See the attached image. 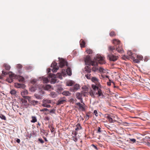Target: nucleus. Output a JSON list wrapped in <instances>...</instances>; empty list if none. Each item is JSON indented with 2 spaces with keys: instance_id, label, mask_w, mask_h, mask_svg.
<instances>
[{
  "instance_id": "f257e3e1",
  "label": "nucleus",
  "mask_w": 150,
  "mask_h": 150,
  "mask_svg": "<svg viewBox=\"0 0 150 150\" xmlns=\"http://www.w3.org/2000/svg\"><path fill=\"white\" fill-rule=\"evenodd\" d=\"M86 64L96 66L98 63L103 64L105 63L104 58L100 54H97L94 57L93 60L91 61L90 56L87 55L84 59Z\"/></svg>"
},
{
  "instance_id": "f03ea898",
  "label": "nucleus",
  "mask_w": 150,
  "mask_h": 150,
  "mask_svg": "<svg viewBox=\"0 0 150 150\" xmlns=\"http://www.w3.org/2000/svg\"><path fill=\"white\" fill-rule=\"evenodd\" d=\"M108 51L110 52V54L108 55V57L109 60L112 61H115L118 58V57L114 55L113 54H116L114 53V51L115 50V48L114 47H112L111 46H109L108 47Z\"/></svg>"
},
{
  "instance_id": "7ed1b4c3",
  "label": "nucleus",
  "mask_w": 150,
  "mask_h": 150,
  "mask_svg": "<svg viewBox=\"0 0 150 150\" xmlns=\"http://www.w3.org/2000/svg\"><path fill=\"white\" fill-rule=\"evenodd\" d=\"M92 88L94 91L97 90L98 91L97 93H96V94L98 95L99 97L103 96V95L101 89L97 87L96 86L92 85Z\"/></svg>"
},
{
  "instance_id": "20e7f679",
  "label": "nucleus",
  "mask_w": 150,
  "mask_h": 150,
  "mask_svg": "<svg viewBox=\"0 0 150 150\" xmlns=\"http://www.w3.org/2000/svg\"><path fill=\"white\" fill-rule=\"evenodd\" d=\"M16 75L13 73H11L9 74V77L6 80L8 82L11 83L13 81V79H16Z\"/></svg>"
},
{
  "instance_id": "39448f33",
  "label": "nucleus",
  "mask_w": 150,
  "mask_h": 150,
  "mask_svg": "<svg viewBox=\"0 0 150 150\" xmlns=\"http://www.w3.org/2000/svg\"><path fill=\"white\" fill-rule=\"evenodd\" d=\"M57 63L55 62H53L51 65V67H53V69L52 71L53 72H56L57 70L59 69V67L57 66Z\"/></svg>"
},
{
  "instance_id": "423d86ee",
  "label": "nucleus",
  "mask_w": 150,
  "mask_h": 150,
  "mask_svg": "<svg viewBox=\"0 0 150 150\" xmlns=\"http://www.w3.org/2000/svg\"><path fill=\"white\" fill-rule=\"evenodd\" d=\"M59 64L60 67H62L65 65L67 66L68 65V63L66 60L63 59H62L59 61Z\"/></svg>"
},
{
  "instance_id": "0eeeda50",
  "label": "nucleus",
  "mask_w": 150,
  "mask_h": 150,
  "mask_svg": "<svg viewBox=\"0 0 150 150\" xmlns=\"http://www.w3.org/2000/svg\"><path fill=\"white\" fill-rule=\"evenodd\" d=\"M115 47L116 50L118 52L121 54L124 52V50L121 44H120L118 46L116 45V47Z\"/></svg>"
},
{
  "instance_id": "6e6552de",
  "label": "nucleus",
  "mask_w": 150,
  "mask_h": 150,
  "mask_svg": "<svg viewBox=\"0 0 150 150\" xmlns=\"http://www.w3.org/2000/svg\"><path fill=\"white\" fill-rule=\"evenodd\" d=\"M76 105L77 106V108L79 107V109L81 110L82 111H84L85 110L84 108V104H81L79 102L76 103Z\"/></svg>"
},
{
  "instance_id": "1a4fd4ad",
  "label": "nucleus",
  "mask_w": 150,
  "mask_h": 150,
  "mask_svg": "<svg viewBox=\"0 0 150 150\" xmlns=\"http://www.w3.org/2000/svg\"><path fill=\"white\" fill-rule=\"evenodd\" d=\"M50 76L51 78L57 77L59 78L60 79H62L63 78L62 74L60 73H58L56 75H55L54 74H50Z\"/></svg>"
},
{
  "instance_id": "9d476101",
  "label": "nucleus",
  "mask_w": 150,
  "mask_h": 150,
  "mask_svg": "<svg viewBox=\"0 0 150 150\" xmlns=\"http://www.w3.org/2000/svg\"><path fill=\"white\" fill-rule=\"evenodd\" d=\"M66 102V99L64 97L61 98L58 101L57 103V105L63 104Z\"/></svg>"
},
{
  "instance_id": "9b49d317",
  "label": "nucleus",
  "mask_w": 150,
  "mask_h": 150,
  "mask_svg": "<svg viewBox=\"0 0 150 150\" xmlns=\"http://www.w3.org/2000/svg\"><path fill=\"white\" fill-rule=\"evenodd\" d=\"M27 99L28 100L29 102L31 104L34 105L38 103V101L30 99V97L29 96H27Z\"/></svg>"
},
{
  "instance_id": "f8f14e48",
  "label": "nucleus",
  "mask_w": 150,
  "mask_h": 150,
  "mask_svg": "<svg viewBox=\"0 0 150 150\" xmlns=\"http://www.w3.org/2000/svg\"><path fill=\"white\" fill-rule=\"evenodd\" d=\"M105 117L108 120V121L110 123L114 122L116 121V120H113L112 118L108 114L105 115Z\"/></svg>"
},
{
  "instance_id": "ddd939ff",
  "label": "nucleus",
  "mask_w": 150,
  "mask_h": 150,
  "mask_svg": "<svg viewBox=\"0 0 150 150\" xmlns=\"http://www.w3.org/2000/svg\"><path fill=\"white\" fill-rule=\"evenodd\" d=\"M76 97L78 99L80 100L81 103L83 102V100L82 98V94L79 93H77L76 94Z\"/></svg>"
},
{
  "instance_id": "4468645a",
  "label": "nucleus",
  "mask_w": 150,
  "mask_h": 150,
  "mask_svg": "<svg viewBox=\"0 0 150 150\" xmlns=\"http://www.w3.org/2000/svg\"><path fill=\"white\" fill-rule=\"evenodd\" d=\"M15 86L17 88H23L25 87V85L22 84L16 83L15 84Z\"/></svg>"
},
{
  "instance_id": "2eb2a0df",
  "label": "nucleus",
  "mask_w": 150,
  "mask_h": 150,
  "mask_svg": "<svg viewBox=\"0 0 150 150\" xmlns=\"http://www.w3.org/2000/svg\"><path fill=\"white\" fill-rule=\"evenodd\" d=\"M113 43L115 45L114 46L115 47H116V45L118 46L120 44H121L120 41L116 39L113 40Z\"/></svg>"
},
{
  "instance_id": "dca6fc26",
  "label": "nucleus",
  "mask_w": 150,
  "mask_h": 150,
  "mask_svg": "<svg viewBox=\"0 0 150 150\" xmlns=\"http://www.w3.org/2000/svg\"><path fill=\"white\" fill-rule=\"evenodd\" d=\"M127 54L129 56V57L131 59L132 58H134V56H136L135 54L132 53L131 51H128Z\"/></svg>"
},
{
  "instance_id": "f3484780",
  "label": "nucleus",
  "mask_w": 150,
  "mask_h": 150,
  "mask_svg": "<svg viewBox=\"0 0 150 150\" xmlns=\"http://www.w3.org/2000/svg\"><path fill=\"white\" fill-rule=\"evenodd\" d=\"M80 44L81 48H83L85 47L86 43L83 40L81 39L80 40Z\"/></svg>"
},
{
  "instance_id": "a211bd4d",
  "label": "nucleus",
  "mask_w": 150,
  "mask_h": 150,
  "mask_svg": "<svg viewBox=\"0 0 150 150\" xmlns=\"http://www.w3.org/2000/svg\"><path fill=\"white\" fill-rule=\"evenodd\" d=\"M16 79H18L19 82H23L24 80V78L21 76L16 75Z\"/></svg>"
},
{
  "instance_id": "6ab92c4d",
  "label": "nucleus",
  "mask_w": 150,
  "mask_h": 150,
  "mask_svg": "<svg viewBox=\"0 0 150 150\" xmlns=\"http://www.w3.org/2000/svg\"><path fill=\"white\" fill-rule=\"evenodd\" d=\"M80 88L79 85L78 84H76L73 87V91H75Z\"/></svg>"
},
{
  "instance_id": "aec40b11",
  "label": "nucleus",
  "mask_w": 150,
  "mask_h": 150,
  "mask_svg": "<svg viewBox=\"0 0 150 150\" xmlns=\"http://www.w3.org/2000/svg\"><path fill=\"white\" fill-rule=\"evenodd\" d=\"M50 95L53 98H54L57 96V93L53 91H52L51 92L50 94Z\"/></svg>"
},
{
  "instance_id": "412c9836",
  "label": "nucleus",
  "mask_w": 150,
  "mask_h": 150,
  "mask_svg": "<svg viewBox=\"0 0 150 150\" xmlns=\"http://www.w3.org/2000/svg\"><path fill=\"white\" fill-rule=\"evenodd\" d=\"M28 94V91L26 90H24L22 92H21V94L22 96L24 97H26L25 96V95Z\"/></svg>"
},
{
  "instance_id": "4be33fe9",
  "label": "nucleus",
  "mask_w": 150,
  "mask_h": 150,
  "mask_svg": "<svg viewBox=\"0 0 150 150\" xmlns=\"http://www.w3.org/2000/svg\"><path fill=\"white\" fill-rule=\"evenodd\" d=\"M66 71L68 75L71 76L72 74L71 69L70 68L68 67L67 68Z\"/></svg>"
},
{
  "instance_id": "5701e85b",
  "label": "nucleus",
  "mask_w": 150,
  "mask_h": 150,
  "mask_svg": "<svg viewBox=\"0 0 150 150\" xmlns=\"http://www.w3.org/2000/svg\"><path fill=\"white\" fill-rule=\"evenodd\" d=\"M86 52L88 54H92L93 52L90 48H87L86 49Z\"/></svg>"
},
{
  "instance_id": "b1692460",
  "label": "nucleus",
  "mask_w": 150,
  "mask_h": 150,
  "mask_svg": "<svg viewBox=\"0 0 150 150\" xmlns=\"http://www.w3.org/2000/svg\"><path fill=\"white\" fill-rule=\"evenodd\" d=\"M62 94L63 95H65L66 96H69L71 95V93H70L68 91H64L62 93Z\"/></svg>"
},
{
  "instance_id": "393cba45",
  "label": "nucleus",
  "mask_w": 150,
  "mask_h": 150,
  "mask_svg": "<svg viewBox=\"0 0 150 150\" xmlns=\"http://www.w3.org/2000/svg\"><path fill=\"white\" fill-rule=\"evenodd\" d=\"M43 103H45L46 104H49L51 103L52 101L51 100L49 99H44L43 100Z\"/></svg>"
},
{
  "instance_id": "a878e982",
  "label": "nucleus",
  "mask_w": 150,
  "mask_h": 150,
  "mask_svg": "<svg viewBox=\"0 0 150 150\" xmlns=\"http://www.w3.org/2000/svg\"><path fill=\"white\" fill-rule=\"evenodd\" d=\"M76 128L75 129V130L78 131V130L81 129H82V127L81 126V125L79 123L77 124L76 125Z\"/></svg>"
},
{
  "instance_id": "bb28decb",
  "label": "nucleus",
  "mask_w": 150,
  "mask_h": 150,
  "mask_svg": "<svg viewBox=\"0 0 150 150\" xmlns=\"http://www.w3.org/2000/svg\"><path fill=\"white\" fill-rule=\"evenodd\" d=\"M85 71L88 73H90L91 71V69L88 66L85 67Z\"/></svg>"
},
{
  "instance_id": "cd10ccee",
  "label": "nucleus",
  "mask_w": 150,
  "mask_h": 150,
  "mask_svg": "<svg viewBox=\"0 0 150 150\" xmlns=\"http://www.w3.org/2000/svg\"><path fill=\"white\" fill-rule=\"evenodd\" d=\"M32 120H31V122L32 123H35L37 122V119L36 117L34 116H32Z\"/></svg>"
},
{
  "instance_id": "c85d7f7f",
  "label": "nucleus",
  "mask_w": 150,
  "mask_h": 150,
  "mask_svg": "<svg viewBox=\"0 0 150 150\" xmlns=\"http://www.w3.org/2000/svg\"><path fill=\"white\" fill-rule=\"evenodd\" d=\"M4 67L5 68L6 70H9L11 68L10 66L6 64H4Z\"/></svg>"
},
{
  "instance_id": "c756f323",
  "label": "nucleus",
  "mask_w": 150,
  "mask_h": 150,
  "mask_svg": "<svg viewBox=\"0 0 150 150\" xmlns=\"http://www.w3.org/2000/svg\"><path fill=\"white\" fill-rule=\"evenodd\" d=\"M91 81L94 82L98 83V80L96 77H92L91 78Z\"/></svg>"
},
{
  "instance_id": "7c9ffc66",
  "label": "nucleus",
  "mask_w": 150,
  "mask_h": 150,
  "mask_svg": "<svg viewBox=\"0 0 150 150\" xmlns=\"http://www.w3.org/2000/svg\"><path fill=\"white\" fill-rule=\"evenodd\" d=\"M135 56H134V58H132V59L133 60V61L135 63H139L140 62L139 60L137 58L136 59L135 58Z\"/></svg>"
},
{
  "instance_id": "2f4dec72",
  "label": "nucleus",
  "mask_w": 150,
  "mask_h": 150,
  "mask_svg": "<svg viewBox=\"0 0 150 150\" xmlns=\"http://www.w3.org/2000/svg\"><path fill=\"white\" fill-rule=\"evenodd\" d=\"M10 93L12 95L16 96V92L15 90L13 89L10 91Z\"/></svg>"
},
{
  "instance_id": "473e14b6",
  "label": "nucleus",
  "mask_w": 150,
  "mask_h": 150,
  "mask_svg": "<svg viewBox=\"0 0 150 150\" xmlns=\"http://www.w3.org/2000/svg\"><path fill=\"white\" fill-rule=\"evenodd\" d=\"M42 106L44 107H46L47 108H50L51 107L50 105L43 102L42 104Z\"/></svg>"
},
{
  "instance_id": "72a5a7b5",
  "label": "nucleus",
  "mask_w": 150,
  "mask_h": 150,
  "mask_svg": "<svg viewBox=\"0 0 150 150\" xmlns=\"http://www.w3.org/2000/svg\"><path fill=\"white\" fill-rule=\"evenodd\" d=\"M90 112H87L86 113V115L84 116V117L86 118V120H88L90 117Z\"/></svg>"
},
{
  "instance_id": "f704fd0d",
  "label": "nucleus",
  "mask_w": 150,
  "mask_h": 150,
  "mask_svg": "<svg viewBox=\"0 0 150 150\" xmlns=\"http://www.w3.org/2000/svg\"><path fill=\"white\" fill-rule=\"evenodd\" d=\"M109 35L111 37H114L116 35V34L115 33V32L113 31H111Z\"/></svg>"
},
{
  "instance_id": "c9c22d12",
  "label": "nucleus",
  "mask_w": 150,
  "mask_h": 150,
  "mask_svg": "<svg viewBox=\"0 0 150 150\" xmlns=\"http://www.w3.org/2000/svg\"><path fill=\"white\" fill-rule=\"evenodd\" d=\"M42 80L44 83H47L49 81L47 77H43Z\"/></svg>"
},
{
  "instance_id": "e433bc0d",
  "label": "nucleus",
  "mask_w": 150,
  "mask_h": 150,
  "mask_svg": "<svg viewBox=\"0 0 150 150\" xmlns=\"http://www.w3.org/2000/svg\"><path fill=\"white\" fill-rule=\"evenodd\" d=\"M34 96L37 99H42V96L40 95H38L37 94H35Z\"/></svg>"
},
{
  "instance_id": "4c0bfd02",
  "label": "nucleus",
  "mask_w": 150,
  "mask_h": 150,
  "mask_svg": "<svg viewBox=\"0 0 150 150\" xmlns=\"http://www.w3.org/2000/svg\"><path fill=\"white\" fill-rule=\"evenodd\" d=\"M36 89V88L33 86L31 87L30 88V91L32 92H34Z\"/></svg>"
},
{
  "instance_id": "58836bf2",
  "label": "nucleus",
  "mask_w": 150,
  "mask_h": 150,
  "mask_svg": "<svg viewBox=\"0 0 150 150\" xmlns=\"http://www.w3.org/2000/svg\"><path fill=\"white\" fill-rule=\"evenodd\" d=\"M56 78H54L52 79L51 81V83H55L57 82V79Z\"/></svg>"
},
{
  "instance_id": "ea45409f",
  "label": "nucleus",
  "mask_w": 150,
  "mask_h": 150,
  "mask_svg": "<svg viewBox=\"0 0 150 150\" xmlns=\"http://www.w3.org/2000/svg\"><path fill=\"white\" fill-rule=\"evenodd\" d=\"M74 84V82L72 81L67 82V85L68 86H71Z\"/></svg>"
},
{
  "instance_id": "a19ab883",
  "label": "nucleus",
  "mask_w": 150,
  "mask_h": 150,
  "mask_svg": "<svg viewBox=\"0 0 150 150\" xmlns=\"http://www.w3.org/2000/svg\"><path fill=\"white\" fill-rule=\"evenodd\" d=\"M49 127L50 129V130L51 132H53L55 130L54 128L52 127V125H50L49 126Z\"/></svg>"
},
{
  "instance_id": "79ce46f5",
  "label": "nucleus",
  "mask_w": 150,
  "mask_h": 150,
  "mask_svg": "<svg viewBox=\"0 0 150 150\" xmlns=\"http://www.w3.org/2000/svg\"><path fill=\"white\" fill-rule=\"evenodd\" d=\"M85 76L86 78L88 79H90L91 78V74H86Z\"/></svg>"
},
{
  "instance_id": "37998d69",
  "label": "nucleus",
  "mask_w": 150,
  "mask_h": 150,
  "mask_svg": "<svg viewBox=\"0 0 150 150\" xmlns=\"http://www.w3.org/2000/svg\"><path fill=\"white\" fill-rule=\"evenodd\" d=\"M51 87V86L50 85H47L44 88L45 90H48L50 89Z\"/></svg>"
},
{
  "instance_id": "c03bdc74",
  "label": "nucleus",
  "mask_w": 150,
  "mask_h": 150,
  "mask_svg": "<svg viewBox=\"0 0 150 150\" xmlns=\"http://www.w3.org/2000/svg\"><path fill=\"white\" fill-rule=\"evenodd\" d=\"M136 57L139 60V61L142 60L143 58V57L141 55H137Z\"/></svg>"
},
{
  "instance_id": "a18cd8bd",
  "label": "nucleus",
  "mask_w": 150,
  "mask_h": 150,
  "mask_svg": "<svg viewBox=\"0 0 150 150\" xmlns=\"http://www.w3.org/2000/svg\"><path fill=\"white\" fill-rule=\"evenodd\" d=\"M0 118L4 120H6V118L5 116L2 114H0Z\"/></svg>"
},
{
  "instance_id": "49530a36",
  "label": "nucleus",
  "mask_w": 150,
  "mask_h": 150,
  "mask_svg": "<svg viewBox=\"0 0 150 150\" xmlns=\"http://www.w3.org/2000/svg\"><path fill=\"white\" fill-rule=\"evenodd\" d=\"M89 93L90 95L92 97H93L94 96V93H93V91L91 90L89 92Z\"/></svg>"
},
{
  "instance_id": "de8ad7c7",
  "label": "nucleus",
  "mask_w": 150,
  "mask_h": 150,
  "mask_svg": "<svg viewBox=\"0 0 150 150\" xmlns=\"http://www.w3.org/2000/svg\"><path fill=\"white\" fill-rule=\"evenodd\" d=\"M97 66H98V65H97V66H93L94 67H93L92 68V71H93L95 72V71H96L97 70H98V69H97V68H96V67H97Z\"/></svg>"
},
{
  "instance_id": "09e8293b",
  "label": "nucleus",
  "mask_w": 150,
  "mask_h": 150,
  "mask_svg": "<svg viewBox=\"0 0 150 150\" xmlns=\"http://www.w3.org/2000/svg\"><path fill=\"white\" fill-rule=\"evenodd\" d=\"M93 113L96 117H97L98 116V113L96 110H94V111Z\"/></svg>"
},
{
  "instance_id": "8fccbe9b",
  "label": "nucleus",
  "mask_w": 150,
  "mask_h": 150,
  "mask_svg": "<svg viewBox=\"0 0 150 150\" xmlns=\"http://www.w3.org/2000/svg\"><path fill=\"white\" fill-rule=\"evenodd\" d=\"M17 67L18 69H21L22 68V66L21 64H17Z\"/></svg>"
},
{
  "instance_id": "3c124183",
  "label": "nucleus",
  "mask_w": 150,
  "mask_h": 150,
  "mask_svg": "<svg viewBox=\"0 0 150 150\" xmlns=\"http://www.w3.org/2000/svg\"><path fill=\"white\" fill-rule=\"evenodd\" d=\"M40 111L41 112H43L45 111H48V109L47 108H44L40 110Z\"/></svg>"
},
{
  "instance_id": "603ef678",
  "label": "nucleus",
  "mask_w": 150,
  "mask_h": 150,
  "mask_svg": "<svg viewBox=\"0 0 150 150\" xmlns=\"http://www.w3.org/2000/svg\"><path fill=\"white\" fill-rule=\"evenodd\" d=\"M109 81H110L109 82H107V84L108 86H110L111 85V83L112 82L114 84V85H115L114 83L113 82H112L110 80H109Z\"/></svg>"
},
{
  "instance_id": "864d4df0",
  "label": "nucleus",
  "mask_w": 150,
  "mask_h": 150,
  "mask_svg": "<svg viewBox=\"0 0 150 150\" xmlns=\"http://www.w3.org/2000/svg\"><path fill=\"white\" fill-rule=\"evenodd\" d=\"M101 128L100 127H98V131L97 132V133H100L101 132V131L100 130Z\"/></svg>"
},
{
  "instance_id": "5fc2aeb1",
  "label": "nucleus",
  "mask_w": 150,
  "mask_h": 150,
  "mask_svg": "<svg viewBox=\"0 0 150 150\" xmlns=\"http://www.w3.org/2000/svg\"><path fill=\"white\" fill-rule=\"evenodd\" d=\"M91 146H93V148H94L96 149V150H98V148H97V147L95 145H94L92 144L91 145Z\"/></svg>"
},
{
  "instance_id": "6e6d98bb",
  "label": "nucleus",
  "mask_w": 150,
  "mask_h": 150,
  "mask_svg": "<svg viewBox=\"0 0 150 150\" xmlns=\"http://www.w3.org/2000/svg\"><path fill=\"white\" fill-rule=\"evenodd\" d=\"M25 68L27 70L31 69L32 68V67H30V66H29L28 67H25Z\"/></svg>"
},
{
  "instance_id": "4d7b16f0",
  "label": "nucleus",
  "mask_w": 150,
  "mask_h": 150,
  "mask_svg": "<svg viewBox=\"0 0 150 150\" xmlns=\"http://www.w3.org/2000/svg\"><path fill=\"white\" fill-rule=\"evenodd\" d=\"M38 140L41 143H43L44 142V141L42 139H39Z\"/></svg>"
},
{
  "instance_id": "13d9d810",
  "label": "nucleus",
  "mask_w": 150,
  "mask_h": 150,
  "mask_svg": "<svg viewBox=\"0 0 150 150\" xmlns=\"http://www.w3.org/2000/svg\"><path fill=\"white\" fill-rule=\"evenodd\" d=\"M104 70V69L101 67H100L99 68V71L101 72H103Z\"/></svg>"
},
{
  "instance_id": "bf43d9fd",
  "label": "nucleus",
  "mask_w": 150,
  "mask_h": 150,
  "mask_svg": "<svg viewBox=\"0 0 150 150\" xmlns=\"http://www.w3.org/2000/svg\"><path fill=\"white\" fill-rule=\"evenodd\" d=\"M2 73L4 75H6L7 74V73L6 72L3 70L2 71Z\"/></svg>"
},
{
  "instance_id": "052dcab7",
  "label": "nucleus",
  "mask_w": 150,
  "mask_h": 150,
  "mask_svg": "<svg viewBox=\"0 0 150 150\" xmlns=\"http://www.w3.org/2000/svg\"><path fill=\"white\" fill-rule=\"evenodd\" d=\"M130 140L131 142H136V140L134 139H130Z\"/></svg>"
},
{
  "instance_id": "680f3d73",
  "label": "nucleus",
  "mask_w": 150,
  "mask_h": 150,
  "mask_svg": "<svg viewBox=\"0 0 150 150\" xmlns=\"http://www.w3.org/2000/svg\"><path fill=\"white\" fill-rule=\"evenodd\" d=\"M54 109L50 111V113H54Z\"/></svg>"
},
{
  "instance_id": "e2e57ef3",
  "label": "nucleus",
  "mask_w": 150,
  "mask_h": 150,
  "mask_svg": "<svg viewBox=\"0 0 150 150\" xmlns=\"http://www.w3.org/2000/svg\"><path fill=\"white\" fill-rule=\"evenodd\" d=\"M72 134H73L74 136H76L77 134V133L75 131L72 133Z\"/></svg>"
},
{
  "instance_id": "0e129e2a",
  "label": "nucleus",
  "mask_w": 150,
  "mask_h": 150,
  "mask_svg": "<svg viewBox=\"0 0 150 150\" xmlns=\"http://www.w3.org/2000/svg\"><path fill=\"white\" fill-rule=\"evenodd\" d=\"M16 141L17 143H19L20 142V140L19 139H17L16 140Z\"/></svg>"
},
{
  "instance_id": "69168bd1",
  "label": "nucleus",
  "mask_w": 150,
  "mask_h": 150,
  "mask_svg": "<svg viewBox=\"0 0 150 150\" xmlns=\"http://www.w3.org/2000/svg\"><path fill=\"white\" fill-rule=\"evenodd\" d=\"M70 100L71 102L73 103L74 101V100L73 99H71Z\"/></svg>"
},
{
  "instance_id": "338daca9",
  "label": "nucleus",
  "mask_w": 150,
  "mask_h": 150,
  "mask_svg": "<svg viewBox=\"0 0 150 150\" xmlns=\"http://www.w3.org/2000/svg\"><path fill=\"white\" fill-rule=\"evenodd\" d=\"M74 140L75 142H76L77 141V139L76 138H74Z\"/></svg>"
},
{
  "instance_id": "774afa93",
  "label": "nucleus",
  "mask_w": 150,
  "mask_h": 150,
  "mask_svg": "<svg viewBox=\"0 0 150 150\" xmlns=\"http://www.w3.org/2000/svg\"><path fill=\"white\" fill-rule=\"evenodd\" d=\"M44 139L45 140V141L46 142H47V141H47V138H46V137H44Z\"/></svg>"
}]
</instances>
